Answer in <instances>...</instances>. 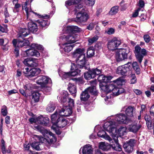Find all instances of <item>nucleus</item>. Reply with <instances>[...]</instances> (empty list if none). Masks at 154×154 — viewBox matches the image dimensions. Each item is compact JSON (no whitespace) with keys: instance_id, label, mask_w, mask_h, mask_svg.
Returning <instances> with one entry per match:
<instances>
[{"instance_id":"obj_61","label":"nucleus","mask_w":154,"mask_h":154,"mask_svg":"<svg viewBox=\"0 0 154 154\" xmlns=\"http://www.w3.org/2000/svg\"><path fill=\"white\" fill-rule=\"evenodd\" d=\"M72 32L73 31L80 32L81 30L80 28L76 26H72Z\"/></svg>"},{"instance_id":"obj_28","label":"nucleus","mask_w":154,"mask_h":154,"mask_svg":"<svg viewBox=\"0 0 154 154\" xmlns=\"http://www.w3.org/2000/svg\"><path fill=\"white\" fill-rule=\"evenodd\" d=\"M37 22L39 25L42 28H46L49 25L50 22L47 20L41 19L38 20Z\"/></svg>"},{"instance_id":"obj_17","label":"nucleus","mask_w":154,"mask_h":154,"mask_svg":"<svg viewBox=\"0 0 154 154\" xmlns=\"http://www.w3.org/2000/svg\"><path fill=\"white\" fill-rule=\"evenodd\" d=\"M72 109L66 105L63 106V108L61 110L58 109V112L59 115L61 116H67L72 113Z\"/></svg>"},{"instance_id":"obj_12","label":"nucleus","mask_w":154,"mask_h":154,"mask_svg":"<svg viewBox=\"0 0 154 154\" xmlns=\"http://www.w3.org/2000/svg\"><path fill=\"white\" fill-rule=\"evenodd\" d=\"M101 71L97 68L93 69L89 72L84 73L85 78L87 80H90L91 78H94L96 75L100 74Z\"/></svg>"},{"instance_id":"obj_62","label":"nucleus","mask_w":154,"mask_h":154,"mask_svg":"<svg viewBox=\"0 0 154 154\" xmlns=\"http://www.w3.org/2000/svg\"><path fill=\"white\" fill-rule=\"evenodd\" d=\"M76 82L77 83L80 84H82L84 83V81L82 78L80 77L76 79Z\"/></svg>"},{"instance_id":"obj_6","label":"nucleus","mask_w":154,"mask_h":154,"mask_svg":"<svg viewBox=\"0 0 154 154\" xmlns=\"http://www.w3.org/2000/svg\"><path fill=\"white\" fill-rule=\"evenodd\" d=\"M111 121H114L116 125H117V123L127 124L131 122L132 119L131 118L128 117L126 114L120 113L115 116L114 119H112Z\"/></svg>"},{"instance_id":"obj_4","label":"nucleus","mask_w":154,"mask_h":154,"mask_svg":"<svg viewBox=\"0 0 154 154\" xmlns=\"http://www.w3.org/2000/svg\"><path fill=\"white\" fill-rule=\"evenodd\" d=\"M32 38L30 37L28 39H23V41L20 40V38L18 39H14L12 41V43L15 47L14 53L17 56L19 54V48L20 47L25 46H28L30 44V41H32Z\"/></svg>"},{"instance_id":"obj_1","label":"nucleus","mask_w":154,"mask_h":154,"mask_svg":"<svg viewBox=\"0 0 154 154\" xmlns=\"http://www.w3.org/2000/svg\"><path fill=\"white\" fill-rule=\"evenodd\" d=\"M35 128L40 132L44 135V137H40L37 135H34L32 140L35 141L31 144L32 147L36 150H39L40 148L39 147V142L44 143L47 142L48 143H54L56 141V138L54 134L50 131L42 128L40 125L35 127Z\"/></svg>"},{"instance_id":"obj_7","label":"nucleus","mask_w":154,"mask_h":154,"mask_svg":"<svg viewBox=\"0 0 154 154\" xmlns=\"http://www.w3.org/2000/svg\"><path fill=\"white\" fill-rule=\"evenodd\" d=\"M130 52V49H120L117 51L116 54V58L117 61L123 60L127 58L128 54Z\"/></svg>"},{"instance_id":"obj_29","label":"nucleus","mask_w":154,"mask_h":154,"mask_svg":"<svg viewBox=\"0 0 154 154\" xmlns=\"http://www.w3.org/2000/svg\"><path fill=\"white\" fill-rule=\"evenodd\" d=\"M112 78L111 76H105L103 75H100L98 77L97 79L100 83H106L108 81L111 80Z\"/></svg>"},{"instance_id":"obj_32","label":"nucleus","mask_w":154,"mask_h":154,"mask_svg":"<svg viewBox=\"0 0 154 154\" xmlns=\"http://www.w3.org/2000/svg\"><path fill=\"white\" fill-rule=\"evenodd\" d=\"M97 134L98 136L108 140L109 142L112 140L110 137L103 130L99 131Z\"/></svg>"},{"instance_id":"obj_39","label":"nucleus","mask_w":154,"mask_h":154,"mask_svg":"<svg viewBox=\"0 0 154 154\" xmlns=\"http://www.w3.org/2000/svg\"><path fill=\"white\" fill-rule=\"evenodd\" d=\"M40 96V94L38 91L34 92L32 94V99L35 102H37L39 101Z\"/></svg>"},{"instance_id":"obj_55","label":"nucleus","mask_w":154,"mask_h":154,"mask_svg":"<svg viewBox=\"0 0 154 154\" xmlns=\"http://www.w3.org/2000/svg\"><path fill=\"white\" fill-rule=\"evenodd\" d=\"M80 68V67H79L78 66V64H77V66H76L75 63H71V70H76L79 69L78 68Z\"/></svg>"},{"instance_id":"obj_15","label":"nucleus","mask_w":154,"mask_h":154,"mask_svg":"<svg viewBox=\"0 0 154 154\" xmlns=\"http://www.w3.org/2000/svg\"><path fill=\"white\" fill-rule=\"evenodd\" d=\"M23 63L26 66L30 67H36L38 66V61L37 59L27 58L23 61Z\"/></svg>"},{"instance_id":"obj_35","label":"nucleus","mask_w":154,"mask_h":154,"mask_svg":"<svg viewBox=\"0 0 154 154\" xmlns=\"http://www.w3.org/2000/svg\"><path fill=\"white\" fill-rule=\"evenodd\" d=\"M84 50L83 48H77L73 53V57L76 58L81 55L84 54Z\"/></svg>"},{"instance_id":"obj_24","label":"nucleus","mask_w":154,"mask_h":154,"mask_svg":"<svg viewBox=\"0 0 154 154\" xmlns=\"http://www.w3.org/2000/svg\"><path fill=\"white\" fill-rule=\"evenodd\" d=\"M67 124V120L63 118L62 116L57 119V122L55 125L57 127L60 128H63L66 126Z\"/></svg>"},{"instance_id":"obj_26","label":"nucleus","mask_w":154,"mask_h":154,"mask_svg":"<svg viewBox=\"0 0 154 154\" xmlns=\"http://www.w3.org/2000/svg\"><path fill=\"white\" fill-rule=\"evenodd\" d=\"M28 26L29 30L33 33L36 32L38 30L37 24L32 20L28 23Z\"/></svg>"},{"instance_id":"obj_64","label":"nucleus","mask_w":154,"mask_h":154,"mask_svg":"<svg viewBox=\"0 0 154 154\" xmlns=\"http://www.w3.org/2000/svg\"><path fill=\"white\" fill-rule=\"evenodd\" d=\"M94 23H90L87 27V29L90 30H92L94 26Z\"/></svg>"},{"instance_id":"obj_38","label":"nucleus","mask_w":154,"mask_h":154,"mask_svg":"<svg viewBox=\"0 0 154 154\" xmlns=\"http://www.w3.org/2000/svg\"><path fill=\"white\" fill-rule=\"evenodd\" d=\"M38 123L46 125L49 121V119L48 117H43L42 116H41L38 118Z\"/></svg>"},{"instance_id":"obj_63","label":"nucleus","mask_w":154,"mask_h":154,"mask_svg":"<svg viewBox=\"0 0 154 154\" xmlns=\"http://www.w3.org/2000/svg\"><path fill=\"white\" fill-rule=\"evenodd\" d=\"M138 5L140 8H143L144 6V1L142 0H139Z\"/></svg>"},{"instance_id":"obj_8","label":"nucleus","mask_w":154,"mask_h":154,"mask_svg":"<svg viewBox=\"0 0 154 154\" xmlns=\"http://www.w3.org/2000/svg\"><path fill=\"white\" fill-rule=\"evenodd\" d=\"M146 51L144 48L141 49L138 45H136L135 47L134 53L137 59L139 62L141 63L143 58L146 54Z\"/></svg>"},{"instance_id":"obj_51","label":"nucleus","mask_w":154,"mask_h":154,"mask_svg":"<svg viewBox=\"0 0 154 154\" xmlns=\"http://www.w3.org/2000/svg\"><path fill=\"white\" fill-rule=\"evenodd\" d=\"M85 2L87 5L92 6L95 3V0H81Z\"/></svg>"},{"instance_id":"obj_36","label":"nucleus","mask_w":154,"mask_h":154,"mask_svg":"<svg viewBox=\"0 0 154 154\" xmlns=\"http://www.w3.org/2000/svg\"><path fill=\"white\" fill-rule=\"evenodd\" d=\"M135 110V109L133 107L129 106L126 109V115L130 117H134L133 114Z\"/></svg>"},{"instance_id":"obj_30","label":"nucleus","mask_w":154,"mask_h":154,"mask_svg":"<svg viewBox=\"0 0 154 154\" xmlns=\"http://www.w3.org/2000/svg\"><path fill=\"white\" fill-rule=\"evenodd\" d=\"M106 83L104 82L100 83V88L103 92L106 93H108L110 92V90L109 88V85L108 86Z\"/></svg>"},{"instance_id":"obj_23","label":"nucleus","mask_w":154,"mask_h":154,"mask_svg":"<svg viewBox=\"0 0 154 154\" xmlns=\"http://www.w3.org/2000/svg\"><path fill=\"white\" fill-rule=\"evenodd\" d=\"M22 9H24L26 11V14L27 19H28L29 17H31L30 16H33L34 14H37L32 11L30 8L27 7V2H25L22 4Z\"/></svg>"},{"instance_id":"obj_9","label":"nucleus","mask_w":154,"mask_h":154,"mask_svg":"<svg viewBox=\"0 0 154 154\" xmlns=\"http://www.w3.org/2000/svg\"><path fill=\"white\" fill-rule=\"evenodd\" d=\"M89 18V16L86 12L80 11L77 14L76 16L73 20L78 23H84Z\"/></svg>"},{"instance_id":"obj_14","label":"nucleus","mask_w":154,"mask_h":154,"mask_svg":"<svg viewBox=\"0 0 154 154\" xmlns=\"http://www.w3.org/2000/svg\"><path fill=\"white\" fill-rule=\"evenodd\" d=\"M141 127V124L135 122L129 125L127 127L128 130L134 134L137 133Z\"/></svg>"},{"instance_id":"obj_13","label":"nucleus","mask_w":154,"mask_h":154,"mask_svg":"<svg viewBox=\"0 0 154 154\" xmlns=\"http://www.w3.org/2000/svg\"><path fill=\"white\" fill-rule=\"evenodd\" d=\"M36 83L42 87H45L48 84H51V80L47 76L41 75L37 77Z\"/></svg>"},{"instance_id":"obj_53","label":"nucleus","mask_w":154,"mask_h":154,"mask_svg":"<svg viewBox=\"0 0 154 154\" xmlns=\"http://www.w3.org/2000/svg\"><path fill=\"white\" fill-rule=\"evenodd\" d=\"M73 71L69 72L71 76H75L76 75H79L80 72V70L79 69L76 70H73Z\"/></svg>"},{"instance_id":"obj_21","label":"nucleus","mask_w":154,"mask_h":154,"mask_svg":"<svg viewBox=\"0 0 154 154\" xmlns=\"http://www.w3.org/2000/svg\"><path fill=\"white\" fill-rule=\"evenodd\" d=\"M82 150V154H92L93 149L92 146L89 144H86L81 148L79 151L80 154V151Z\"/></svg>"},{"instance_id":"obj_20","label":"nucleus","mask_w":154,"mask_h":154,"mask_svg":"<svg viewBox=\"0 0 154 154\" xmlns=\"http://www.w3.org/2000/svg\"><path fill=\"white\" fill-rule=\"evenodd\" d=\"M77 63L78 64V66L80 68L84 67L86 69L85 66L86 63L85 59V54H82L79 57L76 58Z\"/></svg>"},{"instance_id":"obj_33","label":"nucleus","mask_w":154,"mask_h":154,"mask_svg":"<svg viewBox=\"0 0 154 154\" xmlns=\"http://www.w3.org/2000/svg\"><path fill=\"white\" fill-rule=\"evenodd\" d=\"M99 148L100 149L104 151H107L111 148L110 144L106 143L104 142H101L99 144Z\"/></svg>"},{"instance_id":"obj_41","label":"nucleus","mask_w":154,"mask_h":154,"mask_svg":"<svg viewBox=\"0 0 154 154\" xmlns=\"http://www.w3.org/2000/svg\"><path fill=\"white\" fill-rule=\"evenodd\" d=\"M55 107V104L53 102H51L47 107L46 110L48 112H51L54 110Z\"/></svg>"},{"instance_id":"obj_47","label":"nucleus","mask_w":154,"mask_h":154,"mask_svg":"<svg viewBox=\"0 0 154 154\" xmlns=\"http://www.w3.org/2000/svg\"><path fill=\"white\" fill-rule=\"evenodd\" d=\"M113 82L118 85H122L125 82V80L122 78H119L114 80Z\"/></svg>"},{"instance_id":"obj_52","label":"nucleus","mask_w":154,"mask_h":154,"mask_svg":"<svg viewBox=\"0 0 154 154\" xmlns=\"http://www.w3.org/2000/svg\"><path fill=\"white\" fill-rule=\"evenodd\" d=\"M63 30L64 31V32L66 33L72 32V26H68L64 27Z\"/></svg>"},{"instance_id":"obj_31","label":"nucleus","mask_w":154,"mask_h":154,"mask_svg":"<svg viewBox=\"0 0 154 154\" xmlns=\"http://www.w3.org/2000/svg\"><path fill=\"white\" fill-rule=\"evenodd\" d=\"M61 116L59 114L58 110H57L55 113L51 115V120L52 123L54 125H55L57 122V119Z\"/></svg>"},{"instance_id":"obj_50","label":"nucleus","mask_w":154,"mask_h":154,"mask_svg":"<svg viewBox=\"0 0 154 154\" xmlns=\"http://www.w3.org/2000/svg\"><path fill=\"white\" fill-rule=\"evenodd\" d=\"M68 103V106H67L69 107L72 109L74 106V101L73 100L69 98H68V101L67 102V103Z\"/></svg>"},{"instance_id":"obj_46","label":"nucleus","mask_w":154,"mask_h":154,"mask_svg":"<svg viewBox=\"0 0 154 154\" xmlns=\"http://www.w3.org/2000/svg\"><path fill=\"white\" fill-rule=\"evenodd\" d=\"M94 54V51L93 47H90L87 51V54L89 57H91L93 56Z\"/></svg>"},{"instance_id":"obj_2","label":"nucleus","mask_w":154,"mask_h":154,"mask_svg":"<svg viewBox=\"0 0 154 154\" xmlns=\"http://www.w3.org/2000/svg\"><path fill=\"white\" fill-rule=\"evenodd\" d=\"M78 40L77 35L72 33L68 35H65L61 36L60 38V50L61 52L64 51L68 53L71 51L74 46V45L71 44L75 42Z\"/></svg>"},{"instance_id":"obj_40","label":"nucleus","mask_w":154,"mask_h":154,"mask_svg":"<svg viewBox=\"0 0 154 154\" xmlns=\"http://www.w3.org/2000/svg\"><path fill=\"white\" fill-rule=\"evenodd\" d=\"M59 75L63 79L69 78L70 77V75L69 72H66L61 71L58 72Z\"/></svg>"},{"instance_id":"obj_10","label":"nucleus","mask_w":154,"mask_h":154,"mask_svg":"<svg viewBox=\"0 0 154 154\" xmlns=\"http://www.w3.org/2000/svg\"><path fill=\"white\" fill-rule=\"evenodd\" d=\"M131 63L128 62L124 65L118 67L116 70V73L121 75H124L127 72L129 71L131 69Z\"/></svg>"},{"instance_id":"obj_49","label":"nucleus","mask_w":154,"mask_h":154,"mask_svg":"<svg viewBox=\"0 0 154 154\" xmlns=\"http://www.w3.org/2000/svg\"><path fill=\"white\" fill-rule=\"evenodd\" d=\"M98 38V36H95L93 37L89 38L88 40L89 45H91L97 41Z\"/></svg>"},{"instance_id":"obj_16","label":"nucleus","mask_w":154,"mask_h":154,"mask_svg":"<svg viewBox=\"0 0 154 154\" xmlns=\"http://www.w3.org/2000/svg\"><path fill=\"white\" fill-rule=\"evenodd\" d=\"M135 143V140L134 139H131L127 141L123 145V147L125 151L128 153L132 152Z\"/></svg>"},{"instance_id":"obj_34","label":"nucleus","mask_w":154,"mask_h":154,"mask_svg":"<svg viewBox=\"0 0 154 154\" xmlns=\"http://www.w3.org/2000/svg\"><path fill=\"white\" fill-rule=\"evenodd\" d=\"M29 30L26 29H21L19 31L18 38H22L23 39L29 34Z\"/></svg>"},{"instance_id":"obj_56","label":"nucleus","mask_w":154,"mask_h":154,"mask_svg":"<svg viewBox=\"0 0 154 154\" xmlns=\"http://www.w3.org/2000/svg\"><path fill=\"white\" fill-rule=\"evenodd\" d=\"M2 115L5 116L7 113V107L5 106H3L2 108Z\"/></svg>"},{"instance_id":"obj_59","label":"nucleus","mask_w":154,"mask_h":154,"mask_svg":"<svg viewBox=\"0 0 154 154\" xmlns=\"http://www.w3.org/2000/svg\"><path fill=\"white\" fill-rule=\"evenodd\" d=\"M143 38L145 41L146 43H149L150 40L151 38L149 35H144Z\"/></svg>"},{"instance_id":"obj_25","label":"nucleus","mask_w":154,"mask_h":154,"mask_svg":"<svg viewBox=\"0 0 154 154\" xmlns=\"http://www.w3.org/2000/svg\"><path fill=\"white\" fill-rule=\"evenodd\" d=\"M68 94L67 91H63L61 94V96L59 97L60 102L62 103L63 104V106H66L67 104V102L68 101Z\"/></svg>"},{"instance_id":"obj_44","label":"nucleus","mask_w":154,"mask_h":154,"mask_svg":"<svg viewBox=\"0 0 154 154\" xmlns=\"http://www.w3.org/2000/svg\"><path fill=\"white\" fill-rule=\"evenodd\" d=\"M131 66H132L133 69L136 71V73L137 74H140V69L137 62H134L132 64L131 63Z\"/></svg>"},{"instance_id":"obj_60","label":"nucleus","mask_w":154,"mask_h":154,"mask_svg":"<svg viewBox=\"0 0 154 154\" xmlns=\"http://www.w3.org/2000/svg\"><path fill=\"white\" fill-rule=\"evenodd\" d=\"M109 35H111L113 34L115 32V29L113 28H109L108 29L107 31L105 32Z\"/></svg>"},{"instance_id":"obj_45","label":"nucleus","mask_w":154,"mask_h":154,"mask_svg":"<svg viewBox=\"0 0 154 154\" xmlns=\"http://www.w3.org/2000/svg\"><path fill=\"white\" fill-rule=\"evenodd\" d=\"M119 7L117 6L112 7L109 12V14L111 15H113L116 14L118 11Z\"/></svg>"},{"instance_id":"obj_37","label":"nucleus","mask_w":154,"mask_h":154,"mask_svg":"<svg viewBox=\"0 0 154 154\" xmlns=\"http://www.w3.org/2000/svg\"><path fill=\"white\" fill-rule=\"evenodd\" d=\"M68 88L71 94L73 96L75 97L77 91L75 86L72 84L69 83L68 85Z\"/></svg>"},{"instance_id":"obj_18","label":"nucleus","mask_w":154,"mask_h":154,"mask_svg":"<svg viewBox=\"0 0 154 154\" xmlns=\"http://www.w3.org/2000/svg\"><path fill=\"white\" fill-rule=\"evenodd\" d=\"M109 88L110 90V92H112L113 95L115 96L119 95L125 91L123 88H119L112 84L109 85Z\"/></svg>"},{"instance_id":"obj_58","label":"nucleus","mask_w":154,"mask_h":154,"mask_svg":"<svg viewBox=\"0 0 154 154\" xmlns=\"http://www.w3.org/2000/svg\"><path fill=\"white\" fill-rule=\"evenodd\" d=\"M111 97H109L108 96H106L105 98H104V100L107 104H111L112 102L111 100Z\"/></svg>"},{"instance_id":"obj_42","label":"nucleus","mask_w":154,"mask_h":154,"mask_svg":"<svg viewBox=\"0 0 154 154\" xmlns=\"http://www.w3.org/2000/svg\"><path fill=\"white\" fill-rule=\"evenodd\" d=\"M81 1V0H69L65 2V5L67 7L74 4H78Z\"/></svg>"},{"instance_id":"obj_54","label":"nucleus","mask_w":154,"mask_h":154,"mask_svg":"<svg viewBox=\"0 0 154 154\" xmlns=\"http://www.w3.org/2000/svg\"><path fill=\"white\" fill-rule=\"evenodd\" d=\"M140 11H143V9H141L140 8H138L137 10H136L135 12L133 14L132 16L134 17H136L138 14V12Z\"/></svg>"},{"instance_id":"obj_22","label":"nucleus","mask_w":154,"mask_h":154,"mask_svg":"<svg viewBox=\"0 0 154 154\" xmlns=\"http://www.w3.org/2000/svg\"><path fill=\"white\" fill-rule=\"evenodd\" d=\"M113 140L110 141V143L111 147L114 150L116 151H121L122 148L121 146L118 143V139L113 137Z\"/></svg>"},{"instance_id":"obj_43","label":"nucleus","mask_w":154,"mask_h":154,"mask_svg":"<svg viewBox=\"0 0 154 154\" xmlns=\"http://www.w3.org/2000/svg\"><path fill=\"white\" fill-rule=\"evenodd\" d=\"M90 95L87 91H85L83 92L81 95V99L83 101L87 100L89 97Z\"/></svg>"},{"instance_id":"obj_5","label":"nucleus","mask_w":154,"mask_h":154,"mask_svg":"<svg viewBox=\"0 0 154 154\" xmlns=\"http://www.w3.org/2000/svg\"><path fill=\"white\" fill-rule=\"evenodd\" d=\"M31 48L28 49L25 51L24 53L27 56H35L38 57L40 56V54L38 51L36 50L37 49L42 50L43 48L42 45L38 44L37 43H32L30 46Z\"/></svg>"},{"instance_id":"obj_57","label":"nucleus","mask_w":154,"mask_h":154,"mask_svg":"<svg viewBox=\"0 0 154 154\" xmlns=\"http://www.w3.org/2000/svg\"><path fill=\"white\" fill-rule=\"evenodd\" d=\"M43 90L44 92L46 94H49L51 91V88L50 87H45Z\"/></svg>"},{"instance_id":"obj_19","label":"nucleus","mask_w":154,"mask_h":154,"mask_svg":"<svg viewBox=\"0 0 154 154\" xmlns=\"http://www.w3.org/2000/svg\"><path fill=\"white\" fill-rule=\"evenodd\" d=\"M91 86L89 87L88 89L85 90L87 92H88L91 94L96 95L97 94V91L96 88V86L97 85V81L94 80L93 81H91L90 82Z\"/></svg>"},{"instance_id":"obj_3","label":"nucleus","mask_w":154,"mask_h":154,"mask_svg":"<svg viewBox=\"0 0 154 154\" xmlns=\"http://www.w3.org/2000/svg\"><path fill=\"white\" fill-rule=\"evenodd\" d=\"M117 125L114 121H109L105 123L103 128L109 133L112 137L118 139V135L122 136L126 134L127 128L126 126H121L117 130L116 129Z\"/></svg>"},{"instance_id":"obj_48","label":"nucleus","mask_w":154,"mask_h":154,"mask_svg":"<svg viewBox=\"0 0 154 154\" xmlns=\"http://www.w3.org/2000/svg\"><path fill=\"white\" fill-rule=\"evenodd\" d=\"M2 143V153L4 154H6L7 152H10L6 151L5 150V142L3 139H2L1 140Z\"/></svg>"},{"instance_id":"obj_11","label":"nucleus","mask_w":154,"mask_h":154,"mask_svg":"<svg viewBox=\"0 0 154 154\" xmlns=\"http://www.w3.org/2000/svg\"><path fill=\"white\" fill-rule=\"evenodd\" d=\"M121 43L120 40L116 38H114L108 42L107 47L109 50L113 51L117 49Z\"/></svg>"},{"instance_id":"obj_27","label":"nucleus","mask_w":154,"mask_h":154,"mask_svg":"<svg viewBox=\"0 0 154 154\" xmlns=\"http://www.w3.org/2000/svg\"><path fill=\"white\" fill-rule=\"evenodd\" d=\"M41 71L39 68H34L29 70V74L27 76L28 78H30L39 74Z\"/></svg>"}]
</instances>
